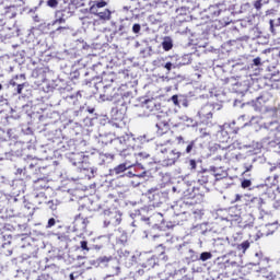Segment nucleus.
I'll return each mask as SVG.
<instances>
[{
    "label": "nucleus",
    "instance_id": "obj_23",
    "mask_svg": "<svg viewBox=\"0 0 280 280\" xmlns=\"http://www.w3.org/2000/svg\"><path fill=\"white\" fill-rule=\"evenodd\" d=\"M200 119H212L213 118V105L206 104L199 112Z\"/></svg>",
    "mask_w": 280,
    "mask_h": 280
},
{
    "label": "nucleus",
    "instance_id": "obj_14",
    "mask_svg": "<svg viewBox=\"0 0 280 280\" xmlns=\"http://www.w3.org/2000/svg\"><path fill=\"white\" fill-rule=\"evenodd\" d=\"M132 141H135V138H132L131 135L125 133L116 139H114V145L117 148H128Z\"/></svg>",
    "mask_w": 280,
    "mask_h": 280
},
{
    "label": "nucleus",
    "instance_id": "obj_2",
    "mask_svg": "<svg viewBox=\"0 0 280 280\" xmlns=\"http://www.w3.org/2000/svg\"><path fill=\"white\" fill-rule=\"evenodd\" d=\"M265 130L271 132L270 137L264 138V143L270 148H279L280 150V125L278 121H268L264 124Z\"/></svg>",
    "mask_w": 280,
    "mask_h": 280
},
{
    "label": "nucleus",
    "instance_id": "obj_22",
    "mask_svg": "<svg viewBox=\"0 0 280 280\" xmlns=\"http://www.w3.org/2000/svg\"><path fill=\"white\" fill-rule=\"evenodd\" d=\"M142 172L138 173L132 179L129 180V185L131 187H139L143 180L145 179V176H148V172L143 166H141Z\"/></svg>",
    "mask_w": 280,
    "mask_h": 280
},
{
    "label": "nucleus",
    "instance_id": "obj_53",
    "mask_svg": "<svg viewBox=\"0 0 280 280\" xmlns=\"http://www.w3.org/2000/svg\"><path fill=\"white\" fill-rule=\"evenodd\" d=\"M141 168V167H143L141 164H138L135 168H133V171H128L127 173H126V176H128V178H130V180H132L135 177H136V175H138L139 174V172H137V168Z\"/></svg>",
    "mask_w": 280,
    "mask_h": 280
},
{
    "label": "nucleus",
    "instance_id": "obj_11",
    "mask_svg": "<svg viewBox=\"0 0 280 280\" xmlns=\"http://www.w3.org/2000/svg\"><path fill=\"white\" fill-rule=\"evenodd\" d=\"M183 156V153L176 149L170 150L168 153H166V156L162 160L163 167H172V165L176 164V161H178Z\"/></svg>",
    "mask_w": 280,
    "mask_h": 280
},
{
    "label": "nucleus",
    "instance_id": "obj_52",
    "mask_svg": "<svg viewBox=\"0 0 280 280\" xmlns=\"http://www.w3.org/2000/svg\"><path fill=\"white\" fill-rule=\"evenodd\" d=\"M84 173L89 179L95 178V174H97V168L90 167V168L84 170Z\"/></svg>",
    "mask_w": 280,
    "mask_h": 280
},
{
    "label": "nucleus",
    "instance_id": "obj_47",
    "mask_svg": "<svg viewBox=\"0 0 280 280\" xmlns=\"http://www.w3.org/2000/svg\"><path fill=\"white\" fill-rule=\"evenodd\" d=\"M155 126L158 128V131H160V135H163V132H165L164 130H167V128L170 127V125L165 120L156 122Z\"/></svg>",
    "mask_w": 280,
    "mask_h": 280
},
{
    "label": "nucleus",
    "instance_id": "obj_54",
    "mask_svg": "<svg viewBox=\"0 0 280 280\" xmlns=\"http://www.w3.org/2000/svg\"><path fill=\"white\" fill-rule=\"evenodd\" d=\"M9 218H14V212H8L4 211L3 209H0V220H8Z\"/></svg>",
    "mask_w": 280,
    "mask_h": 280
},
{
    "label": "nucleus",
    "instance_id": "obj_37",
    "mask_svg": "<svg viewBox=\"0 0 280 280\" xmlns=\"http://www.w3.org/2000/svg\"><path fill=\"white\" fill-rule=\"evenodd\" d=\"M217 137H218V139H219L222 143H224V142L229 141V131H226V130L224 129V127L219 126V131H218V133H217Z\"/></svg>",
    "mask_w": 280,
    "mask_h": 280
},
{
    "label": "nucleus",
    "instance_id": "obj_1",
    "mask_svg": "<svg viewBox=\"0 0 280 280\" xmlns=\"http://www.w3.org/2000/svg\"><path fill=\"white\" fill-rule=\"evenodd\" d=\"M133 97L135 96L130 91L125 92L124 94H115L112 97L106 96V94L100 95L102 102H114L115 107L110 110L112 119L114 121H124V117H126V113L128 112V105L132 102Z\"/></svg>",
    "mask_w": 280,
    "mask_h": 280
},
{
    "label": "nucleus",
    "instance_id": "obj_60",
    "mask_svg": "<svg viewBox=\"0 0 280 280\" xmlns=\"http://www.w3.org/2000/svg\"><path fill=\"white\" fill-rule=\"evenodd\" d=\"M108 126H112L113 128H121L124 126V120L119 121V120H112L108 122Z\"/></svg>",
    "mask_w": 280,
    "mask_h": 280
},
{
    "label": "nucleus",
    "instance_id": "obj_18",
    "mask_svg": "<svg viewBox=\"0 0 280 280\" xmlns=\"http://www.w3.org/2000/svg\"><path fill=\"white\" fill-rule=\"evenodd\" d=\"M133 164L129 162H124L121 164H118L114 168L109 170L110 176H124V172H127V170H130Z\"/></svg>",
    "mask_w": 280,
    "mask_h": 280
},
{
    "label": "nucleus",
    "instance_id": "obj_49",
    "mask_svg": "<svg viewBox=\"0 0 280 280\" xmlns=\"http://www.w3.org/2000/svg\"><path fill=\"white\" fill-rule=\"evenodd\" d=\"M150 154L144 151H138L136 150V163H139V161H143V159H149Z\"/></svg>",
    "mask_w": 280,
    "mask_h": 280
},
{
    "label": "nucleus",
    "instance_id": "obj_8",
    "mask_svg": "<svg viewBox=\"0 0 280 280\" xmlns=\"http://www.w3.org/2000/svg\"><path fill=\"white\" fill-rule=\"evenodd\" d=\"M104 215H107L108 219H105L104 221V228L108 226H119L121 224V212L117 210H105Z\"/></svg>",
    "mask_w": 280,
    "mask_h": 280
},
{
    "label": "nucleus",
    "instance_id": "obj_10",
    "mask_svg": "<svg viewBox=\"0 0 280 280\" xmlns=\"http://www.w3.org/2000/svg\"><path fill=\"white\" fill-rule=\"evenodd\" d=\"M177 250L185 257L188 264L199 261V254L189 248V245L183 244L177 247Z\"/></svg>",
    "mask_w": 280,
    "mask_h": 280
},
{
    "label": "nucleus",
    "instance_id": "obj_30",
    "mask_svg": "<svg viewBox=\"0 0 280 280\" xmlns=\"http://www.w3.org/2000/svg\"><path fill=\"white\" fill-rule=\"evenodd\" d=\"M253 189H256V191H258L260 196H270V194H272V188L269 187L267 184L254 186Z\"/></svg>",
    "mask_w": 280,
    "mask_h": 280
},
{
    "label": "nucleus",
    "instance_id": "obj_21",
    "mask_svg": "<svg viewBox=\"0 0 280 280\" xmlns=\"http://www.w3.org/2000/svg\"><path fill=\"white\" fill-rule=\"evenodd\" d=\"M20 165H22L24 170L28 172L36 167V165H38V160L32 156H26L24 159H20Z\"/></svg>",
    "mask_w": 280,
    "mask_h": 280
},
{
    "label": "nucleus",
    "instance_id": "obj_17",
    "mask_svg": "<svg viewBox=\"0 0 280 280\" xmlns=\"http://www.w3.org/2000/svg\"><path fill=\"white\" fill-rule=\"evenodd\" d=\"M107 270L113 275V277H117L121 275V265L119 264V259L112 256L109 260V265H107Z\"/></svg>",
    "mask_w": 280,
    "mask_h": 280
},
{
    "label": "nucleus",
    "instance_id": "obj_16",
    "mask_svg": "<svg viewBox=\"0 0 280 280\" xmlns=\"http://www.w3.org/2000/svg\"><path fill=\"white\" fill-rule=\"evenodd\" d=\"M171 102H173L175 106H178V108H180V106L189 108V97H187V95L175 94L171 97Z\"/></svg>",
    "mask_w": 280,
    "mask_h": 280
},
{
    "label": "nucleus",
    "instance_id": "obj_28",
    "mask_svg": "<svg viewBox=\"0 0 280 280\" xmlns=\"http://www.w3.org/2000/svg\"><path fill=\"white\" fill-rule=\"evenodd\" d=\"M144 110H149V113H155V110H161V104H159L154 100H147L142 105Z\"/></svg>",
    "mask_w": 280,
    "mask_h": 280
},
{
    "label": "nucleus",
    "instance_id": "obj_64",
    "mask_svg": "<svg viewBox=\"0 0 280 280\" xmlns=\"http://www.w3.org/2000/svg\"><path fill=\"white\" fill-rule=\"evenodd\" d=\"M46 4L48 8L56 10L58 8V0H47Z\"/></svg>",
    "mask_w": 280,
    "mask_h": 280
},
{
    "label": "nucleus",
    "instance_id": "obj_26",
    "mask_svg": "<svg viewBox=\"0 0 280 280\" xmlns=\"http://www.w3.org/2000/svg\"><path fill=\"white\" fill-rule=\"evenodd\" d=\"M110 259H113V256H100L92 261V266H95L96 268H107L110 264Z\"/></svg>",
    "mask_w": 280,
    "mask_h": 280
},
{
    "label": "nucleus",
    "instance_id": "obj_44",
    "mask_svg": "<svg viewBox=\"0 0 280 280\" xmlns=\"http://www.w3.org/2000/svg\"><path fill=\"white\" fill-rule=\"evenodd\" d=\"M225 159H228L229 161L235 159L236 161H242V159H244V154L242 153H231V151H229L228 153H225Z\"/></svg>",
    "mask_w": 280,
    "mask_h": 280
},
{
    "label": "nucleus",
    "instance_id": "obj_15",
    "mask_svg": "<svg viewBox=\"0 0 280 280\" xmlns=\"http://www.w3.org/2000/svg\"><path fill=\"white\" fill-rule=\"evenodd\" d=\"M89 220L81 218L80 214L75 215L73 221V231L77 233H85Z\"/></svg>",
    "mask_w": 280,
    "mask_h": 280
},
{
    "label": "nucleus",
    "instance_id": "obj_7",
    "mask_svg": "<svg viewBox=\"0 0 280 280\" xmlns=\"http://www.w3.org/2000/svg\"><path fill=\"white\" fill-rule=\"evenodd\" d=\"M117 152L122 159H126L127 163L135 165L137 163V149L132 145H128L127 148H117Z\"/></svg>",
    "mask_w": 280,
    "mask_h": 280
},
{
    "label": "nucleus",
    "instance_id": "obj_35",
    "mask_svg": "<svg viewBox=\"0 0 280 280\" xmlns=\"http://www.w3.org/2000/svg\"><path fill=\"white\" fill-rule=\"evenodd\" d=\"M269 25L271 34L280 38V22L278 20H270Z\"/></svg>",
    "mask_w": 280,
    "mask_h": 280
},
{
    "label": "nucleus",
    "instance_id": "obj_5",
    "mask_svg": "<svg viewBox=\"0 0 280 280\" xmlns=\"http://www.w3.org/2000/svg\"><path fill=\"white\" fill-rule=\"evenodd\" d=\"M182 4V10L194 12V10H205L211 3V0H175Z\"/></svg>",
    "mask_w": 280,
    "mask_h": 280
},
{
    "label": "nucleus",
    "instance_id": "obj_32",
    "mask_svg": "<svg viewBox=\"0 0 280 280\" xmlns=\"http://www.w3.org/2000/svg\"><path fill=\"white\" fill-rule=\"evenodd\" d=\"M270 3L271 5H275V3L278 5L280 3V0H256L254 2V8L259 12L264 5H268Z\"/></svg>",
    "mask_w": 280,
    "mask_h": 280
},
{
    "label": "nucleus",
    "instance_id": "obj_27",
    "mask_svg": "<svg viewBox=\"0 0 280 280\" xmlns=\"http://www.w3.org/2000/svg\"><path fill=\"white\" fill-rule=\"evenodd\" d=\"M63 100H66L68 104H72V106H78V104H80V100H82V92L78 91L74 94H68L63 96Z\"/></svg>",
    "mask_w": 280,
    "mask_h": 280
},
{
    "label": "nucleus",
    "instance_id": "obj_13",
    "mask_svg": "<svg viewBox=\"0 0 280 280\" xmlns=\"http://www.w3.org/2000/svg\"><path fill=\"white\" fill-rule=\"evenodd\" d=\"M148 213V209L141 208L139 210H136L135 213H132V218H135L136 222H144L147 226H150L152 224V218L145 217Z\"/></svg>",
    "mask_w": 280,
    "mask_h": 280
},
{
    "label": "nucleus",
    "instance_id": "obj_31",
    "mask_svg": "<svg viewBox=\"0 0 280 280\" xmlns=\"http://www.w3.org/2000/svg\"><path fill=\"white\" fill-rule=\"evenodd\" d=\"M33 187L35 191H43V189H49V184L47 183V179L39 178L34 182Z\"/></svg>",
    "mask_w": 280,
    "mask_h": 280
},
{
    "label": "nucleus",
    "instance_id": "obj_40",
    "mask_svg": "<svg viewBox=\"0 0 280 280\" xmlns=\"http://www.w3.org/2000/svg\"><path fill=\"white\" fill-rule=\"evenodd\" d=\"M255 163H257V158H252L247 160V162L243 164V167L245 170L244 174H247V172H253V165H255Z\"/></svg>",
    "mask_w": 280,
    "mask_h": 280
},
{
    "label": "nucleus",
    "instance_id": "obj_61",
    "mask_svg": "<svg viewBox=\"0 0 280 280\" xmlns=\"http://www.w3.org/2000/svg\"><path fill=\"white\" fill-rule=\"evenodd\" d=\"M188 167H189L190 172H196V168L198 167V161L189 160Z\"/></svg>",
    "mask_w": 280,
    "mask_h": 280
},
{
    "label": "nucleus",
    "instance_id": "obj_12",
    "mask_svg": "<svg viewBox=\"0 0 280 280\" xmlns=\"http://www.w3.org/2000/svg\"><path fill=\"white\" fill-rule=\"evenodd\" d=\"M177 141H178V145H180V148H185L184 151L182 152V156H185L186 154H194V152H196V150H197L196 141L197 140L185 141V138L179 136V137H177Z\"/></svg>",
    "mask_w": 280,
    "mask_h": 280
},
{
    "label": "nucleus",
    "instance_id": "obj_39",
    "mask_svg": "<svg viewBox=\"0 0 280 280\" xmlns=\"http://www.w3.org/2000/svg\"><path fill=\"white\" fill-rule=\"evenodd\" d=\"M106 1H96L94 4L90 8L91 14H97L101 8H105Z\"/></svg>",
    "mask_w": 280,
    "mask_h": 280
},
{
    "label": "nucleus",
    "instance_id": "obj_4",
    "mask_svg": "<svg viewBox=\"0 0 280 280\" xmlns=\"http://www.w3.org/2000/svg\"><path fill=\"white\" fill-rule=\"evenodd\" d=\"M14 16H16V9L14 7H5L3 3H0V32L12 30V27L5 25L8 19H14Z\"/></svg>",
    "mask_w": 280,
    "mask_h": 280
},
{
    "label": "nucleus",
    "instance_id": "obj_36",
    "mask_svg": "<svg viewBox=\"0 0 280 280\" xmlns=\"http://www.w3.org/2000/svg\"><path fill=\"white\" fill-rule=\"evenodd\" d=\"M162 45V49H164V51H172V49H174V39H172V37L170 36H165L161 43Z\"/></svg>",
    "mask_w": 280,
    "mask_h": 280
},
{
    "label": "nucleus",
    "instance_id": "obj_55",
    "mask_svg": "<svg viewBox=\"0 0 280 280\" xmlns=\"http://www.w3.org/2000/svg\"><path fill=\"white\" fill-rule=\"evenodd\" d=\"M271 5H273V8H271V9H269V10H267L266 12H265V15L266 16H275L276 14H277V12H278V8H279V3L277 4V3H275V4H271Z\"/></svg>",
    "mask_w": 280,
    "mask_h": 280
},
{
    "label": "nucleus",
    "instance_id": "obj_45",
    "mask_svg": "<svg viewBox=\"0 0 280 280\" xmlns=\"http://www.w3.org/2000/svg\"><path fill=\"white\" fill-rule=\"evenodd\" d=\"M215 180L225 187V189L229 188V177H221L220 174H214Z\"/></svg>",
    "mask_w": 280,
    "mask_h": 280
},
{
    "label": "nucleus",
    "instance_id": "obj_6",
    "mask_svg": "<svg viewBox=\"0 0 280 280\" xmlns=\"http://www.w3.org/2000/svg\"><path fill=\"white\" fill-rule=\"evenodd\" d=\"M69 16H73V12L70 7L63 10H57L55 12V20L47 24L48 30L49 27H55V25H62L63 23H67Z\"/></svg>",
    "mask_w": 280,
    "mask_h": 280
},
{
    "label": "nucleus",
    "instance_id": "obj_46",
    "mask_svg": "<svg viewBox=\"0 0 280 280\" xmlns=\"http://www.w3.org/2000/svg\"><path fill=\"white\" fill-rule=\"evenodd\" d=\"M15 175L16 176H25L27 174V171L25 170V166L21 165V160H19L18 165H15Z\"/></svg>",
    "mask_w": 280,
    "mask_h": 280
},
{
    "label": "nucleus",
    "instance_id": "obj_9",
    "mask_svg": "<svg viewBox=\"0 0 280 280\" xmlns=\"http://www.w3.org/2000/svg\"><path fill=\"white\" fill-rule=\"evenodd\" d=\"M139 261L142 262V268L151 270V268H154L159 264V258L150 252H144L140 254Z\"/></svg>",
    "mask_w": 280,
    "mask_h": 280
},
{
    "label": "nucleus",
    "instance_id": "obj_51",
    "mask_svg": "<svg viewBox=\"0 0 280 280\" xmlns=\"http://www.w3.org/2000/svg\"><path fill=\"white\" fill-rule=\"evenodd\" d=\"M213 254L211 252H202L199 255V261H209V259H212Z\"/></svg>",
    "mask_w": 280,
    "mask_h": 280
},
{
    "label": "nucleus",
    "instance_id": "obj_3",
    "mask_svg": "<svg viewBox=\"0 0 280 280\" xmlns=\"http://www.w3.org/2000/svg\"><path fill=\"white\" fill-rule=\"evenodd\" d=\"M18 242H23V237L21 236H12L9 232L4 233L0 237V248L2 255L5 257H10L12 253H14V247L16 246Z\"/></svg>",
    "mask_w": 280,
    "mask_h": 280
},
{
    "label": "nucleus",
    "instance_id": "obj_56",
    "mask_svg": "<svg viewBox=\"0 0 280 280\" xmlns=\"http://www.w3.org/2000/svg\"><path fill=\"white\" fill-rule=\"evenodd\" d=\"M120 257H125L126 259H128V257H129V259H130L132 262H137V256L130 255V253H129L128 250H126V249H125L124 252H121Z\"/></svg>",
    "mask_w": 280,
    "mask_h": 280
},
{
    "label": "nucleus",
    "instance_id": "obj_57",
    "mask_svg": "<svg viewBox=\"0 0 280 280\" xmlns=\"http://www.w3.org/2000/svg\"><path fill=\"white\" fill-rule=\"evenodd\" d=\"M185 65H191V55H184L182 57V61L179 62V66H185Z\"/></svg>",
    "mask_w": 280,
    "mask_h": 280
},
{
    "label": "nucleus",
    "instance_id": "obj_48",
    "mask_svg": "<svg viewBox=\"0 0 280 280\" xmlns=\"http://www.w3.org/2000/svg\"><path fill=\"white\" fill-rule=\"evenodd\" d=\"M72 164L75 165H80V163H84V153H77L73 155L72 158Z\"/></svg>",
    "mask_w": 280,
    "mask_h": 280
},
{
    "label": "nucleus",
    "instance_id": "obj_24",
    "mask_svg": "<svg viewBox=\"0 0 280 280\" xmlns=\"http://www.w3.org/2000/svg\"><path fill=\"white\" fill-rule=\"evenodd\" d=\"M196 232L205 235L206 237H211L213 235V229L209 223H201L195 226Z\"/></svg>",
    "mask_w": 280,
    "mask_h": 280
},
{
    "label": "nucleus",
    "instance_id": "obj_19",
    "mask_svg": "<svg viewBox=\"0 0 280 280\" xmlns=\"http://www.w3.org/2000/svg\"><path fill=\"white\" fill-rule=\"evenodd\" d=\"M72 30L71 26H58L57 28L52 30L49 33L50 38H58V36H69L71 34Z\"/></svg>",
    "mask_w": 280,
    "mask_h": 280
},
{
    "label": "nucleus",
    "instance_id": "obj_50",
    "mask_svg": "<svg viewBox=\"0 0 280 280\" xmlns=\"http://www.w3.org/2000/svg\"><path fill=\"white\" fill-rule=\"evenodd\" d=\"M237 250L246 253L247 249L250 248V241H244L236 246Z\"/></svg>",
    "mask_w": 280,
    "mask_h": 280
},
{
    "label": "nucleus",
    "instance_id": "obj_20",
    "mask_svg": "<svg viewBox=\"0 0 280 280\" xmlns=\"http://www.w3.org/2000/svg\"><path fill=\"white\" fill-rule=\"evenodd\" d=\"M203 12H207V18L210 21H213V19H218V15L222 13V9H220V5L214 4V5H209V8L207 9V7H205Z\"/></svg>",
    "mask_w": 280,
    "mask_h": 280
},
{
    "label": "nucleus",
    "instance_id": "obj_42",
    "mask_svg": "<svg viewBox=\"0 0 280 280\" xmlns=\"http://www.w3.org/2000/svg\"><path fill=\"white\" fill-rule=\"evenodd\" d=\"M240 266H241L240 262H237L235 260H226L224 262V268H225V270H229V271L236 270V268H240Z\"/></svg>",
    "mask_w": 280,
    "mask_h": 280
},
{
    "label": "nucleus",
    "instance_id": "obj_29",
    "mask_svg": "<svg viewBox=\"0 0 280 280\" xmlns=\"http://www.w3.org/2000/svg\"><path fill=\"white\" fill-rule=\"evenodd\" d=\"M83 110H85V117L88 119V124H91L93 119H97V113H95V107H91L89 105H83Z\"/></svg>",
    "mask_w": 280,
    "mask_h": 280
},
{
    "label": "nucleus",
    "instance_id": "obj_41",
    "mask_svg": "<svg viewBox=\"0 0 280 280\" xmlns=\"http://www.w3.org/2000/svg\"><path fill=\"white\" fill-rule=\"evenodd\" d=\"M98 16L102 21H109L110 20V10L105 9L103 11H97V13H92Z\"/></svg>",
    "mask_w": 280,
    "mask_h": 280
},
{
    "label": "nucleus",
    "instance_id": "obj_62",
    "mask_svg": "<svg viewBox=\"0 0 280 280\" xmlns=\"http://www.w3.org/2000/svg\"><path fill=\"white\" fill-rule=\"evenodd\" d=\"M162 67L166 69L167 73H170L172 69H176V65L172 63L171 61H167L166 63H162Z\"/></svg>",
    "mask_w": 280,
    "mask_h": 280
},
{
    "label": "nucleus",
    "instance_id": "obj_25",
    "mask_svg": "<svg viewBox=\"0 0 280 280\" xmlns=\"http://www.w3.org/2000/svg\"><path fill=\"white\" fill-rule=\"evenodd\" d=\"M19 80H23V82H19ZM10 84L12 86H16L15 91L21 95V93H23V89H25V74L15 77V79L11 80Z\"/></svg>",
    "mask_w": 280,
    "mask_h": 280
},
{
    "label": "nucleus",
    "instance_id": "obj_38",
    "mask_svg": "<svg viewBox=\"0 0 280 280\" xmlns=\"http://www.w3.org/2000/svg\"><path fill=\"white\" fill-rule=\"evenodd\" d=\"M112 25L115 26V30L113 31L114 35H119V36H124V34H126L127 30H126V25H124L122 23L120 24H116V23H112Z\"/></svg>",
    "mask_w": 280,
    "mask_h": 280
},
{
    "label": "nucleus",
    "instance_id": "obj_63",
    "mask_svg": "<svg viewBox=\"0 0 280 280\" xmlns=\"http://www.w3.org/2000/svg\"><path fill=\"white\" fill-rule=\"evenodd\" d=\"M47 206L49 209H51V211H56V209H58V199L48 201Z\"/></svg>",
    "mask_w": 280,
    "mask_h": 280
},
{
    "label": "nucleus",
    "instance_id": "obj_58",
    "mask_svg": "<svg viewBox=\"0 0 280 280\" xmlns=\"http://www.w3.org/2000/svg\"><path fill=\"white\" fill-rule=\"evenodd\" d=\"M13 158H14L13 151L4 152L3 156L0 158V162L1 161H12Z\"/></svg>",
    "mask_w": 280,
    "mask_h": 280
},
{
    "label": "nucleus",
    "instance_id": "obj_43",
    "mask_svg": "<svg viewBox=\"0 0 280 280\" xmlns=\"http://www.w3.org/2000/svg\"><path fill=\"white\" fill-rule=\"evenodd\" d=\"M149 198L150 200H155V202H161V191H159V189L149 190Z\"/></svg>",
    "mask_w": 280,
    "mask_h": 280
},
{
    "label": "nucleus",
    "instance_id": "obj_33",
    "mask_svg": "<svg viewBox=\"0 0 280 280\" xmlns=\"http://www.w3.org/2000/svg\"><path fill=\"white\" fill-rule=\"evenodd\" d=\"M209 176L210 173L207 170H201L198 172L197 178H198V184L199 185H207L209 183Z\"/></svg>",
    "mask_w": 280,
    "mask_h": 280
},
{
    "label": "nucleus",
    "instance_id": "obj_59",
    "mask_svg": "<svg viewBox=\"0 0 280 280\" xmlns=\"http://www.w3.org/2000/svg\"><path fill=\"white\" fill-rule=\"evenodd\" d=\"M252 202H254V205H257L258 209H261V207L264 206V199L261 197H254L252 199Z\"/></svg>",
    "mask_w": 280,
    "mask_h": 280
},
{
    "label": "nucleus",
    "instance_id": "obj_34",
    "mask_svg": "<svg viewBox=\"0 0 280 280\" xmlns=\"http://www.w3.org/2000/svg\"><path fill=\"white\" fill-rule=\"evenodd\" d=\"M72 115L77 119V121H85V124H89L84 107L81 106L79 109L74 110Z\"/></svg>",
    "mask_w": 280,
    "mask_h": 280
}]
</instances>
